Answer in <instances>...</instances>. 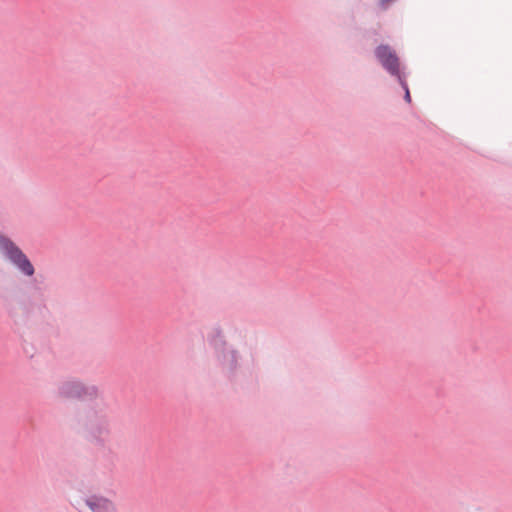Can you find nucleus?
Returning <instances> with one entry per match:
<instances>
[{"mask_svg":"<svg viewBox=\"0 0 512 512\" xmlns=\"http://www.w3.org/2000/svg\"><path fill=\"white\" fill-rule=\"evenodd\" d=\"M110 435L109 423L106 420L93 421L87 429V436L92 441L104 442Z\"/></svg>","mask_w":512,"mask_h":512,"instance_id":"obj_5","label":"nucleus"},{"mask_svg":"<svg viewBox=\"0 0 512 512\" xmlns=\"http://www.w3.org/2000/svg\"><path fill=\"white\" fill-rule=\"evenodd\" d=\"M61 394L68 398L90 399L98 395V389L78 381H69L61 387Z\"/></svg>","mask_w":512,"mask_h":512,"instance_id":"obj_3","label":"nucleus"},{"mask_svg":"<svg viewBox=\"0 0 512 512\" xmlns=\"http://www.w3.org/2000/svg\"><path fill=\"white\" fill-rule=\"evenodd\" d=\"M399 79V82L401 84V86L404 88L405 90V100L409 103L411 102V96H410V92H409V89H408V86H407V83L405 82L404 78L402 75H399L398 77Z\"/></svg>","mask_w":512,"mask_h":512,"instance_id":"obj_7","label":"nucleus"},{"mask_svg":"<svg viewBox=\"0 0 512 512\" xmlns=\"http://www.w3.org/2000/svg\"><path fill=\"white\" fill-rule=\"evenodd\" d=\"M0 252L23 274H34V267L27 256L13 241L3 235H0Z\"/></svg>","mask_w":512,"mask_h":512,"instance_id":"obj_2","label":"nucleus"},{"mask_svg":"<svg viewBox=\"0 0 512 512\" xmlns=\"http://www.w3.org/2000/svg\"><path fill=\"white\" fill-rule=\"evenodd\" d=\"M87 506L93 511V512H114L115 508L113 503L103 497H96L93 496L86 500Z\"/></svg>","mask_w":512,"mask_h":512,"instance_id":"obj_6","label":"nucleus"},{"mask_svg":"<svg viewBox=\"0 0 512 512\" xmlns=\"http://www.w3.org/2000/svg\"><path fill=\"white\" fill-rule=\"evenodd\" d=\"M375 53L384 68L387 69L392 75L397 77L402 75L399 70V60L395 53L388 46L380 45L377 47Z\"/></svg>","mask_w":512,"mask_h":512,"instance_id":"obj_4","label":"nucleus"},{"mask_svg":"<svg viewBox=\"0 0 512 512\" xmlns=\"http://www.w3.org/2000/svg\"><path fill=\"white\" fill-rule=\"evenodd\" d=\"M0 252L23 274H34V267L27 256L13 241L3 235H0Z\"/></svg>","mask_w":512,"mask_h":512,"instance_id":"obj_1","label":"nucleus"}]
</instances>
